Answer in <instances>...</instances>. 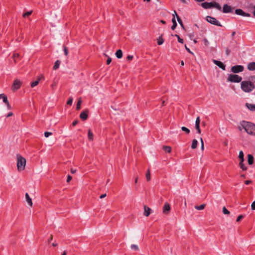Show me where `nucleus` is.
Returning <instances> with one entry per match:
<instances>
[{
  "label": "nucleus",
  "mask_w": 255,
  "mask_h": 255,
  "mask_svg": "<svg viewBox=\"0 0 255 255\" xmlns=\"http://www.w3.org/2000/svg\"><path fill=\"white\" fill-rule=\"evenodd\" d=\"M13 115V113L12 112H9L7 115H6V117L8 118V117H11Z\"/></svg>",
  "instance_id": "57"
},
{
  "label": "nucleus",
  "mask_w": 255,
  "mask_h": 255,
  "mask_svg": "<svg viewBox=\"0 0 255 255\" xmlns=\"http://www.w3.org/2000/svg\"><path fill=\"white\" fill-rule=\"evenodd\" d=\"M76 169H73V168H71V172L72 173H75L76 172Z\"/></svg>",
  "instance_id": "59"
},
{
  "label": "nucleus",
  "mask_w": 255,
  "mask_h": 255,
  "mask_svg": "<svg viewBox=\"0 0 255 255\" xmlns=\"http://www.w3.org/2000/svg\"><path fill=\"white\" fill-rule=\"evenodd\" d=\"M81 103L82 101L80 99H79L76 104V109L77 110H79L80 109Z\"/></svg>",
  "instance_id": "34"
},
{
  "label": "nucleus",
  "mask_w": 255,
  "mask_h": 255,
  "mask_svg": "<svg viewBox=\"0 0 255 255\" xmlns=\"http://www.w3.org/2000/svg\"><path fill=\"white\" fill-rule=\"evenodd\" d=\"M162 149L167 153H170L171 151V147L170 146L164 145Z\"/></svg>",
  "instance_id": "24"
},
{
  "label": "nucleus",
  "mask_w": 255,
  "mask_h": 255,
  "mask_svg": "<svg viewBox=\"0 0 255 255\" xmlns=\"http://www.w3.org/2000/svg\"><path fill=\"white\" fill-rule=\"evenodd\" d=\"M244 70V67L241 65H237L232 66L231 69V71L233 73H239L242 72Z\"/></svg>",
  "instance_id": "7"
},
{
  "label": "nucleus",
  "mask_w": 255,
  "mask_h": 255,
  "mask_svg": "<svg viewBox=\"0 0 255 255\" xmlns=\"http://www.w3.org/2000/svg\"><path fill=\"white\" fill-rule=\"evenodd\" d=\"M203 41L204 44L205 46H208L209 43L207 38H204L203 39Z\"/></svg>",
  "instance_id": "41"
},
{
  "label": "nucleus",
  "mask_w": 255,
  "mask_h": 255,
  "mask_svg": "<svg viewBox=\"0 0 255 255\" xmlns=\"http://www.w3.org/2000/svg\"><path fill=\"white\" fill-rule=\"evenodd\" d=\"M115 55H116V57H117L118 59H121V58H122V57H123V52H122V50H121V49H119V50H118L116 52Z\"/></svg>",
  "instance_id": "21"
},
{
  "label": "nucleus",
  "mask_w": 255,
  "mask_h": 255,
  "mask_svg": "<svg viewBox=\"0 0 255 255\" xmlns=\"http://www.w3.org/2000/svg\"><path fill=\"white\" fill-rule=\"evenodd\" d=\"M63 50L64 52V54L67 56L68 54V50L67 47L66 46H63Z\"/></svg>",
  "instance_id": "39"
},
{
  "label": "nucleus",
  "mask_w": 255,
  "mask_h": 255,
  "mask_svg": "<svg viewBox=\"0 0 255 255\" xmlns=\"http://www.w3.org/2000/svg\"><path fill=\"white\" fill-rule=\"evenodd\" d=\"M146 178L147 181H149L151 179L150 178V172L149 169H147L146 175Z\"/></svg>",
  "instance_id": "31"
},
{
  "label": "nucleus",
  "mask_w": 255,
  "mask_h": 255,
  "mask_svg": "<svg viewBox=\"0 0 255 255\" xmlns=\"http://www.w3.org/2000/svg\"><path fill=\"white\" fill-rule=\"evenodd\" d=\"M72 103V99H69L68 100L67 102V104L69 105H71Z\"/></svg>",
  "instance_id": "49"
},
{
  "label": "nucleus",
  "mask_w": 255,
  "mask_h": 255,
  "mask_svg": "<svg viewBox=\"0 0 255 255\" xmlns=\"http://www.w3.org/2000/svg\"><path fill=\"white\" fill-rule=\"evenodd\" d=\"M174 13H175L176 14V17L178 23H179V24L181 25L182 29H183L184 30H186V28L183 23L182 19H181L180 16L177 14V13L175 10H174Z\"/></svg>",
  "instance_id": "14"
},
{
  "label": "nucleus",
  "mask_w": 255,
  "mask_h": 255,
  "mask_svg": "<svg viewBox=\"0 0 255 255\" xmlns=\"http://www.w3.org/2000/svg\"><path fill=\"white\" fill-rule=\"evenodd\" d=\"M206 20L208 22L212 24L221 27L222 26L220 22L218 20H217L215 17H213L212 16H207L206 17Z\"/></svg>",
  "instance_id": "6"
},
{
  "label": "nucleus",
  "mask_w": 255,
  "mask_h": 255,
  "mask_svg": "<svg viewBox=\"0 0 255 255\" xmlns=\"http://www.w3.org/2000/svg\"><path fill=\"white\" fill-rule=\"evenodd\" d=\"M247 68L250 71L255 70V62L249 63L247 65Z\"/></svg>",
  "instance_id": "16"
},
{
  "label": "nucleus",
  "mask_w": 255,
  "mask_h": 255,
  "mask_svg": "<svg viewBox=\"0 0 255 255\" xmlns=\"http://www.w3.org/2000/svg\"><path fill=\"white\" fill-rule=\"evenodd\" d=\"M252 183V181L251 180H246L245 181V183L246 185H249V184H251Z\"/></svg>",
  "instance_id": "54"
},
{
  "label": "nucleus",
  "mask_w": 255,
  "mask_h": 255,
  "mask_svg": "<svg viewBox=\"0 0 255 255\" xmlns=\"http://www.w3.org/2000/svg\"><path fill=\"white\" fill-rule=\"evenodd\" d=\"M205 206H206V204H202L199 206H198V205L195 206V208L196 209H197L198 210H203L205 208Z\"/></svg>",
  "instance_id": "30"
},
{
  "label": "nucleus",
  "mask_w": 255,
  "mask_h": 255,
  "mask_svg": "<svg viewBox=\"0 0 255 255\" xmlns=\"http://www.w3.org/2000/svg\"><path fill=\"white\" fill-rule=\"evenodd\" d=\"M239 160L240 161H244L245 159H244V152L243 151L241 150L240 152H239Z\"/></svg>",
  "instance_id": "27"
},
{
  "label": "nucleus",
  "mask_w": 255,
  "mask_h": 255,
  "mask_svg": "<svg viewBox=\"0 0 255 255\" xmlns=\"http://www.w3.org/2000/svg\"><path fill=\"white\" fill-rule=\"evenodd\" d=\"M197 144H198V141L195 139H193L192 140L191 148L192 149H195L197 146Z\"/></svg>",
  "instance_id": "29"
},
{
  "label": "nucleus",
  "mask_w": 255,
  "mask_h": 255,
  "mask_svg": "<svg viewBox=\"0 0 255 255\" xmlns=\"http://www.w3.org/2000/svg\"><path fill=\"white\" fill-rule=\"evenodd\" d=\"M171 210L170 205L167 203L165 202L163 207V213L164 214H168Z\"/></svg>",
  "instance_id": "12"
},
{
  "label": "nucleus",
  "mask_w": 255,
  "mask_h": 255,
  "mask_svg": "<svg viewBox=\"0 0 255 255\" xmlns=\"http://www.w3.org/2000/svg\"><path fill=\"white\" fill-rule=\"evenodd\" d=\"M127 59L128 60H131L133 59V56L128 55Z\"/></svg>",
  "instance_id": "51"
},
{
  "label": "nucleus",
  "mask_w": 255,
  "mask_h": 255,
  "mask_svg": "<svg viewBox=\"0 0 255 255\" xmlns=\"http://www.w3.org/2000/svg\"><path fill=\"white\" fill-rule=\"evenodd\" d=\"M25 198H26V200L28 203V204L32 207V200L30 198V197H29L28 194L27 193H26L25 194Z\"/></svg>",
  "instance_id": "19"
},
{
  "label": "nucleus",
  "mask_w": 255,
  "mask_h": 255,
  "mask_svg": "<svg viewBox=\"0 0 255 255\" xmlns=\"http://www.w3.org/2000/svg\"><path fill=\"white\" fill-rule=\"evenodd\" d=\"M72 176L70 175L67 176V182H69L72 180Z\"/></svg>",
  "instance_id": "50"
},
{
  "label": "nucleus",
  "mask_w": 255,
  "mask_h": 255,
  "mask_svg": "<svg viewBox=\"0 0 255 255\" xmlns=\"http://www.w3.org/2000/svg\"><path fill=\"white\" fill-rule=\"evenodd\" d=\"M195 128L197 129V132L198 133L200 134L201 131V129L200 128V125H195Z\"/></svg>",
  "instance_id": "38"
},
{
  "label": "nucleus",
  "mask_w": 255,
  "mask_h": 255,
  "mask_svg": "<svg viewBox=\"0 0 255 255\" xmlns=\"http://www.w3.org/2000/svg\"><path fill=\"white\" fill-rule=\"evenodd\" d=\"M234 8L231 6L229 5L228 4H225L223 7V13H232Z\"/></svg>",
  "instance_id": "9"
},
{
  "label": "nucleus",
  "mask_w": 255,
  "mask_h": 255,
  "mask_svg": "<svg viewBox=\"0 0 255 255\" xmlns=\"http://www.w3.org/2000/svg\"><path fill=\"white\" fill-rule=\"evenodd\" d=\"M185 47L186 50H187L189 53H191V54H193V52H191V51L190 50V49L189 48H188V47H187L186 45H185Z\"/></svg>",
  "instance_id": "52"
},
{
  "label": "nucleus",
  "mask_w": 255,
  "mask_h": 255,
  "mask_svg": "<svg viewBox=\"0 0 255 255\" xmlns=\"http://www.w3.org/2000/svg\"><path fill=\"white\" fill-rule=\"evenodd\" d=\"M111 62H112V58L110 57H108L107 59V61H106L107 64L109 65L111 63Z\"/></svg>",
  "instance_id": "45"
},
{
  "label": "nucleus",
  "mask_w": 255,
  "mask_h": 255,
  "mask_svg": "<svg viewBox=\"0 0 255 255\" xmlns=\"http://www.w3.org/2000/svg\"><path fill=\"white\" fill-rule=\"evenodd\" d=\"M144 211L143 215L146 217H148L150 214L151 209L148 207L144 205Z\"/></svg>",
  "instance_id": "15"
},
{
  "label": "nucleus",
  "mask_w": 255,
  "mask_h": 255,
  "mask_svg": "<svg viewBox=\"0 0 255 255\" xmlns=\"http://www.w3.org/2000/svg\"><path fill=\"white\" fill-rule=\"evenodd\" d=\"M246 106L251 111H255V104L246 103Z\"/></svg>",
  "instance_id": "18"
},
{
  "label": "nucleus",
  "mask_w": 255,
  "mask_h": 255,
  "mask_svg": "<svg viewBox=\"0 0 255 255\" xmlns=\"http://www.w3.org/2000/svg\"><path fill=\"white\" fill-rule=\"evenodd\" d=\"M163 34H161V35L157 39V43L158 45H161L164 43V40L162 38Z\"/></svg>",
  "instance_id": "22"
},
{
  "label": "nucleus",
  "mask_w": 255,
  "mask_h": 255,
  "mask_svg": "<svg viewBox=\"0 0 255 255\" xmlns=\"http://www.w3.org/2000/svg\"><path fill=\"white\" fill-rule=\"evenodd\" d=\"M0 98L2 99L3 102L5 104L7 103L8 102L7 96L4 94H0Z\"/></svg>",
  "instance_id": "26"
},
{
  "label": "nucleus",
  "mask_w": 255,
  "mask_h": 255,
  "mask_svg": "<svg viewBox=\"0 0 255 255\" xmlns=\"http://www.w3.org/2000/svg\"><path fill=\"white\" fill-rule=\"evenodd\" d=\"M60 63H61V62H60V60H57L55 61V63H54V66H53V69L54 70H56V69H57L59 68V65H60Z\"/></svg>",
  "instance_id": "25"
},
{
  "label": "nucleus",
  "mask_w": 255,
  "mask_h": 255,
  "mask_svg": "<svg viewBox=\"0 0 255 255\" xmlns=\"http://www.w3.org/2000/svg\"><path fill=\"white\" fill-rule=\"evenodd\" d=\"M254 10L253 11V14L255 16V5L254 6Z\"/></svg>",
  "instance_id": "64"
},
{
  "label": "nucleus",
  "mask_w": 255,
  "mask_h": 255,
  "mask_svg": "<svg viewBox=\"0 0 255 255\" xmlns=\"http://www.w3.org/2000/svg\"><path fill=\"white\" fill-rule=\"evenodd\" d=\"M32 12V10H30L29 11H27L26 12H25L23 14L22 16L24 18L28 17L31 14Z\"/></svg>",
  "instance_id": "35"
},
{
  "label": "nucleus",
  "mask_w": 255,
  "mask_h": 255,
  "mask_svg": "<svg viewBox=\"0 0 255 255\" xmlns=\"http://www.w3.org/2000/svg\"><path fill=\"white\" fill-rule=\"evenodd\" d=\"M52 134V133L51 132H49V131H45V132H44V136L46 137H49L50 135H51Z\"/></svg>",
  "instance_id": "42"
},
{
  "label": "nucleus",
  "mask_w": 255,
  "mask_h": 255,
  "mask_svg": "<svg viewBox=\"0 0 255 255\" xmlns=\"http://www.w3.org/2000/svg\"><path fill=\"white\" fill-rule=\"evenodd\" d=\"M180 1L184 3L187 4L188 3L186 0H180Z\"/></svg>",
  "instance_id": "61"
},
{
  "label": "nucleus",
  "mask_w": 255,
  "mask_h": 255,
  "mask_svg": "<svg viewBox=\"0 0 255 255\" xmlns=\"http://www.w3.org/2000/svg\"><path fill=\"white\" fill-rule=\"evenodd\" d=\"M230 52H231L230 50L228 48H227L226 49V55H229L230 54Z\"/></svg>",
  "instance_id": "53"
},
{
  "label": "nucleus",
  "mask_w": 255,
  "mask_h": 255,
  "mask_svg": "<svg viewBox=\"0 0 255 255\" xmlns=\"http://www.w3.org/2000/svg\"><path fill=\"white\" fill-rule=\"evenodd\" d=\"M53 239V236L52 235H50L49 239H48V242L49 243Z\"/></svg>",
  "instance_id": "60"
},
{
  "label": "nucleus",
  "mask_w": 255,
  "mask_h": 255,
  "mask_svg": "<svg viewBox=\"0 0 255 255\" xmlns=\"http://www.w3.org/2000/svg\"><path fill=\"white\" fill-rule=\"evenodd\" d=\"M181 129L182 131L185 132L187 134H189L190 133V130L187 128L185 127H182L181 128Z\"/></svg>",
  "instance_id": "36"
},
{
  "label": "nucleus",
  "mask_w": 255,
  "mask_h": 255,
  "mask_svg": "<svg viewBox=\"0 0 255 255\" xmlns=\"http://www.w3.org/2000/svg\"><path fill=\"white\" fill-rule=\"evenodd\" d=\"M251 208L253 210H255V201H254L251 205Z\"/></svg>",
  "instance_id": "47"
},
{
  "label": "nucleus",
  "mask_w": 255,
  "mask_h": 255,
  "mask_svg": "<svg viewBox=\"0 0 255 255\" xmlns=\"http://www.w3.org/2000/svg\"><path fill=\"white\" fill-rule=\"evenodd\" d=\"M213 63L223 70H226V65L221 61L213 59Z\"/></svg>",
  "instance_id": "11"
},
{
  "label": "nucleus",
  "mask_w": 255,
  "mask_h": 255,
  "mask_svg": "<svg viewBox=\"0 0 255 255\" xmlns=\"http://www.w3.org/2000/svg\"><path fill=\"white\" fill-rule=\"evenodd\" d=\"M254 162V157L253 155L249 154L248 155V163L249 165H252Z\"/></svg>",
  "instance_id": "17"
},
{
  "label": "nucleus",
  "mask_w": 255,
  "mask_h": 255,
  "mask_svg": "<svg viewBox=\"0 0 255 255\" xmlns=\"http://www.w3.org/2000/svg\"><path fill=\"white\" fill-rule=\"evenodd\" d=\"M241 125L248 134L255 135V124L252 122L242 121Z\"/></svg>",
  "instance_id": "1"
},
{
  "label": "nucleus",
  "mask_w": 255,
  "mask_h": 255,
  "mask_svg": "<svg viewBox=\"0 0 255 255\" xmlns=\"http://www.w3.org/2000/svg\"><path fill=\"white\" fill-rule=\"evenodd\" d=\"M242 77L237 74H230L228 78L227 81L233 83H240L242 81Z\"/></svg>",
  "instance_id": "5"
},
{
  "label": "nucleus",
  "mask_w": 255,
  "mask_h": 255,
  "mask_svg": "<svg viewBox=\"0 0 255 255\" xmlns=\"http://www.w3.org/2000/svg\"><path fill=\"white\" fill-rule=\"evenodd\" d=\"M173 17L172 19V25L171 26V29L174 30L176 27H177V24L176 21L175 20V18L174 17V15L173 14Z\"/></svg>",
  "instance_id": "20"
},
{
  "label": "nucleus",
  "mask_w": 255,
  "mask_h": 255,
  "mask_svg": "<svg viewBox=\"0 0 255 255\" xmlns=\"http://www.w3.org/2000/svg\"><path fill=\"white\" fill-rule=\"evenodd\" d=\"M19 56V54L18 53H14L12 55V58L14 59L16 58H18Z\"/></svg>",
  "instance_id": "48"
},
{
  "label": "nucleus",
  "mask_w": 255,
  "mask_h": 255,
  "mask_svg": "<svg viewBox=\"0 0 255 255\" xmlns=\"http://www.w3.org/2000/svg\"><path fill=\"white\" fill-rule=\"evenodd\" d=\"M244 217H245V216L242 215H239L237 218L236 222H240L242 219H243L244 218Z\"/></svg>",
  "instance_id": "40"
},
{
  "label": "nucleus",
  "mask_w": 255,
  "mask_h": 255,
  "mask_svg": "<svg viewBox=\"0 0 255 255\" xmlns=\"http://www.w3.org/2000/svg\"><path fill=\"white\" fill-rule=\"evenodd\" d=\"M201 5L202 7L205 9H209L211 8H216L219 10H221L222 7L220 4L216 1H212V2H202L201 4Z\"/></svg>",
  "instance_id": "3"
},
{
  "label": "nucleus",
  "mask_w": 255,
  "mask_h": 255,
  "mask_svg": "<svg viewBox=\"0 0 255 255\" xmlns=\"http://www.w3.org/2000/svg\"><path fill=\"white\" fill-rule=\"evenodd\" d=\"M131 248L135 251L138 250V248L137 246H136L135 245H132L131 246Z\"/></svg>",
  "instance_id": "43"
},
{
  "label": "nucleus",
  "mask_w": 255,
  "mask_h": 255,
  "mask_svg": "<svg viewBox=\"0 0 255 255\" xmlns=\"http://www.w3.org/2000/svg\"><path fill=\"white\" fill-rule=\"evenodd\" d=\"M200 117H198L196 119V121H195V125H200Z\"/></svg>",
  "instance_id": "44"
},
{
  "label": "nucleus",
  "mask_w": 255,
  "mask_h": 255,
  "mask_svg": "<svg viewBox=\"0 0 255 255\" xmlns=\"http://www.w3.org/2000/svg\"><path fill=\"white\" fill-rule=\"evenodd\" d=\"M88 111L87 110L81 112L79 116L80 118L83 121H86L88 118Z\"/></svg>",
  "instance_id": "13"
},
{
  "label": "nucleus",
  "mask_w": 255,
  "mask_h": 255,
  "mask_svg": "<svg viewBox=\"0 0 255 255\" xmlns=\"http://www.w3.org/2000/svg\"><path fill=\"white\" fill-rule=\"evenodd\" d=\"M79 123V121L76 120H74L73 122H72V126L74 127L76 125H77Z\"/></svg>",
  "instance_id": "46"
},
{
  "label": "nucleus",
  "mask_w": 255,
  "mask_h": 255,
  "mask_svg": "<svg viewBox=\"0 0 255 255\" xmlns=\"http://www.w3.org/2000/svg\"><path fill=\"white\" fill-rule=\"evenodd\" d=\"M93 134L91 129H89L88 131V136L89 140L90 141H92L93 140Z\"/></svg>",
  "instance_id": "28"
},
{
  "label": "nucleus",
  "mask_w": 255,
  "mask_h": 255,
  "mask_svg": "<svg viewBox=\"0 0 255 255\" xmlns=\"http://www.w3.org/2000/svg\"><path fill=\"white\" fill-rule=\"evenodd\" d=\"M244 161H240L239 162V167L243 170V171H246L248 169L247 167L245 165V164L244 163Z\"/></svg>",
  "instance_id": "23"
},
{
  "label": "nucleus",
  "mask_w": 255,
  "mask_h": 255,
  "mask_svg": "<svg viewBox=\"0 0 255 255\" xmlns=\"http://www.w3.org/2000/svg\"><path fill=\"white\" fill-rule=\"evenodd\" d=\"M200 140L201 142V149L203 150L204 149V142L202 139V138H200Z\"/></svg>",
  "instance_id": "55"
},
{
  "label": "nucleus",
  "mask_w": 255,
  "mask_h": 255,
  "mask_svg": "<svg viewBox=\"0 0 255 255\" xmlns=\"http://www.w3.org/2000/svg\"><path fill=\"white\" fill-rule=\"evenodd\" d=\"M39 81H40V78H38L36 81L31 82V87L33 88V87L36 86V85H37L39 83Z\"/></svg>",
  "instance_id": "33"
},
{
  "label": "nucleus",
  "mask_w": 255,
  "mask_h": 255,
  "mask_svg": "<svg viewBox=\"0 0 255 255\" xmlns=\"http://www.w3.org/2000/svg\"><path fill=\"white\" fill-rule=\"evenodd\" d=\"M21 84L22 83L19 80H18V79L14 80V81H13L12 86V90L13 91H14V90H17L19 89L21 86Z\"/></svg>",
  "instance_id": "8"
},
{
  "label": "nucleus",
  "mask_w": 255,
  "mask_h": 255,
  "mask_svg": "<svg viewBox=\"0 0 255 255\" xmlns=\"http://www.w3.org/2000/svg\"><path fill=\"white\" fill-rule=\"evenodd\" d=\"M235 13L237 15L243 16L250 17L251 16L250 13L245 12L243 10L240 8L236 9L235 10Z\"/></svg>",
  "instance_id": "10"
},
{
  "label": "nucleus",
  "mask_w": 255,
  "mask_h": 255,
  "mask_svg": "<svg viewBox=\"0 0 255 255\" xmlns=\"http://www.w3.org/2000/svg\"><path fill=\"white\" fill-rule=\"evenodd\" d=\"M5 104L6 105V106H7V108L8 109H9V110L11 109V107L10 105H9L8 102L7 103H6Z\"/></svg>",
  "instance_id": "56"
},
{
  "label": "nucleus",
  "mask_w": 255,
  "mask_h": 255,
  "mask_svg": "<svg viewBox=\"0 0 255 255\" xmlns=\"http://www.w3.org/2000/svg\"><path fill=\"white\" fill-rule=\"evenodd\" d=\"M160 22H161L162 24H164L166 23V21H164V20H161Z\"/></svg>",
  "instance_id": "62"
},
{
  "label": "nucleus",
  "mask_w": 255,
  "mask_h": 255,
  "mask_svg": "<svg viewBox=\"0 0 255 255\" xmlns=\"http://www.w3.org/2000/svg\"><path fill=\"white\" fill-rule=\"evenodd\" d=\"M172 36H174L175 37H176L177 38V39H178V41L180 43H184V40L182 38H181L179 36V35L178 34H175V35H173V34H171Z\"/></svg>",
  "instance_id": "32"
},
{
  "label": "nucleus",
  "mask_w": 255,
  "mask_h": 255,
  "mask_svg": "<svg viewBox=\"0 0 255 255\" xmlns=\"http://www.w3.org/2000/svg\"><path fill=\"white\" fill-rule=\"evenodd\" d=\"M223 213L225 215H229L230 213L225 207L223 208Z\"/></svg>",
  "instance_id": "37"
},
{
  "label": "nucleus",
  "mask_w": 255,
  "mask_h": 255,
  "mask_svg": "<svg viewBox=\"0 0 255 255\" xmlns=\"http://www.w3.org/2000/svg\"><path fill=\"white\" fill-rule=\"evenodd\" d=\"M67 255V252L66 251H64L61 255Z\"/></svg>",
  "instance_id": "63"
},
{
  "label": "nucleus",
  "mask_w": 255,
  "mask_h": 255,
  "mask_svg": "<svg viewBox=\"0 0 255 255\" xmlns=\"http://www.w3.org/2000/svg\"><path fill=\"white\" fill-rule=\"evenodd\" d=\"M17 167L18 171H22L24 169L26 159L20 155H17Z\"/></svg>",
  "instance_id": "4"
},
{
  "label": "nucleus",
  "mask_w": 255,
  "mask_h": 255,
  "mask_svg": "<svg viewBox=\"0 0 255 255\" xmlns=\"http://www.w3.org/2000/svg\"><path fill=\"white\" fill-rule=\"evenodd\" d=\"M255 87L254 83L250 81L241 82V89L245 92L249 93L253 91Z\"/></svg>",
  "instance_id": "2"
},
{
  "label": "nucleus",
  "mask_w": 255,
  "mask_h": 255,
  "mask_svg": "<svg viewBox=\"0 0 255 255\" xmlns=\"http://www.w3.org/2000/svg\"><path fill=\"white\" fill-rule=\"evenodd\" d=\"M106 196V194H102L100 196V199H102L104 197H105Z\"/></svg>",
  "instance_id": "58"
}]
</instances>
